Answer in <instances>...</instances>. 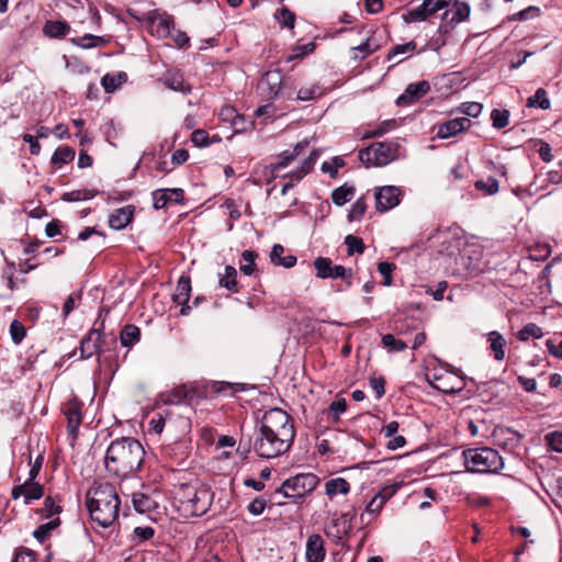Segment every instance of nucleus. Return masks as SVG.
I'll list each match as a JSON object with an SVG mask.
<instances>
[{"label":"nucleus","mask_w":562,"mask_h":562,"mask_svg":"<svg viewBox=\"0 0 562 562\" xmlns=\"http://www.w3.org/2000/svg\"><path fill=\"white\" fill-rule=\"evenodd\" d=\"M347 409V402L345 398H338L330 403L327 415L334 423L339 422V416Z\"/></svg>","instance_id":"obj_45"},{"label":"nucleus","mask_w":562,"mask_h":562,"mask_svg":"<svg viewBox=\"0 0 562 562\" xmlns=\"http://www.w3.org/2000/svg\"><path fill=\"white\" fill-rule=\"evenodd\" d=\"M345 244L348 248V254L352 255L355 252L362 254L364 251V245L361 238L353 236V235H347L345 238Z\"/></svg>","instance_id":"obj_51"},{"label":"nucleus","mask_w":562,"mask_h":562,"mask_svg":"<svg viewBox=\"0 0 562 562\" xmlns=\"http://www.w3.org/2000/svg\"><path fill=\"white\" fill-rule=\"evenodd\" d=\"M153 205L156 210L165 207L168 203H180L183 200L182 189H158L151 193Z\"/></svg>","instance_id":"obj_20"},{"label":"nucleus","mask_w":562,"mask_h":562,"mask_svg":"<svg viewBox=\"0 0 562 562\" xmlns=\"http://www.w3.org/2000/svg\"><path fill=\"white\" fill-rule=\"evenodd\" d=\"M277 21L285 27L293 29L294 27V21L295 15L293 12H291L288 8H282L278 10L274 14Z\"/></svg>","instance_id":"obj_49"},{"label":"nucleus","mask_w":562,"mask_h":562,"mask_svg":"<svg viewBox=\"0 0 562 562\" xmlns=\"http://www.w3.org/2000/svg\"><path fill=\"white\" fill-rule=\"evenodd\" d=\"M366 202L362 198L358 199L351 206L349 211V221L360 220L366 213Z\"/></svg>","instance_id":"obj_57"},{"label":"nucleus","mask_w":562,"mask_h":562,"mask_svg":"<svg viewBox=\"0 0 562 562\" xmlns=\"http://www.w3.org/2000/svg\"><path fill=\"white\" fill-rule=\"evenodd\" d=\"M164 83L171 90L179 91L183 94H188L191 91L190 85H188L183 78V75L179 70H170L166 74Z\"/></svg>","instance_id":"obj_26"},{"label":"nucleus","mask_w":562,"mask_h":562,"mask_svg":"<svg viewBox=\"0 0 562 562\" xmlns=\"http://www.w3.org/2000/svg\"><path fill=\"white\" fill-rule=\"evenodd\" d=\"M326 557L325 542L322 536L311 535L306 540L305 558L306 562H323Z\"/></svg>","instance_id":"obj_18"},{"label":"nucleus","mask_w":562,"mask_h":562,"mask_svg":"<svg viewBox=\"0 0 562 562\" xmlns=\"http://www.w3.org/2000/svg\"><path fill=\"white\" fill-rule=\"evenodd\" d=\"M398 144L396 142L374 143L359 151V159L367 167L386 166L397 156Z\"/></svg>","instance_id":"obj_6"},{"label":"nucleus","mask_w":562,"mask_h":562,"mask_svg":"<svg viewBox=\"0 0 562 562\" xmlns=\"http://www.w3.org/2000/svg\"><path fill=\"white\" fill-rule=\"evenodd\" d=\"M474 186L477 190L485 191L488 195L495 194L499 189L498 181L492 177L486 180H477Z\"/></svg>","instance_id":"obj_50"},{"label":"nucleus","mask_w":562,"mask_h":562,"mask_svg":"<svg viewBox=\"0 0 562 562\" xmlns=\"http://www.w3.org/2000/svg\"><path fill=\"white\" fill-rule=\"evenodd\" d=\"M43 32L48 37L58 38L70 32V25L65 21H47L43 27Z\"/></svg>","instance_id":"obj_28"},{"label":"nucleus","mask_w":562,"mask_h":562,"mask_svg":"<svg viewBox=\"0 0 562 562\" xmlns=\"http://www.w3.org/2000/svg\"><path fill=\"white\" fill-rule=\"evenodd\" d=\"M370 385L374 390L376 397L381 398L385 394V380L382 376L379 378H371L370 379Z\"/></svg>","instance_id":"obj_63"},{"label":"nucleus","mask_w":562,"mask_h":562,"mask_svg":"<svg viewBox=\"0 0 562 562\" xmlns=\"http://www.w3.org/2000/svg\"><path fill=\"white\" fill-rule=\"evenodd\" d=\"M396 485H386L367 505V513L379 514L384 504L396 493Z\"/></svg>","instance_id":"obj_23"},{"label":"nucleus","mask_w":562,"mask_h":562,"mask_svg":"<svg viewBox=\"0 0 562 562\" xmlns=\"http://www.w3.org/2000/svg\"><path fill=\"white\" fill-rule=\"evenodd\" d=\"M71 42L78 47L89 49L94 47H102L109 42V40L102 36L86 34L83 36L72 38Z\"/></svg>","instance_id":"obj_32"},{"label":"nucleus","mask_w":562,"mask_h":562,"mask_svg":"<svg viewBox=\"0 0 562 562\" xmlns=\"http://www.w3.org/2000/svg\"><path fill=\"white\" fill-rule=\"evenodd\" d=\"M382 345L391 352H400L406 349L407 345L401 339L395 338L392 334L382 336Z\"/></svg>","instance_id":"obj_44"},{"label":"nucleus","mask_w":562,"mask_h":562,"mask_svg":"<svg viewBox=\"0 0 562 562\" xmlns=\"http://www.w3.org/2000/svg\"><path fill=\"white\" fill-rule=\"evenodd\" d=\"M395 269V265L391 262H380L378 266L379 272L383 276V285H391L392 283V277L391 273Z\"/></svg>","instance_id":"obj_61"},{"label":"nucleus","mask_w":562,"mask_h":562,"mask_svg":"<svg viewBox=\"0 0 562 562\" xmlns=\"http://www.w3.org/2000/svg\"><path fill=\"white\" fill-rule=\"evenodd\" d=\"M203 397V391L196 382L175 386L169 393L162 395V402L169 405L193 403Z\"/></svg>","instance_id":"obj_8"},{"label":"nucleus","mask_w":562,"mask_h":562,"mask_svg":"<svg viewBox=\"0 0 562 562\" xmlns=\"http://www.w3.org/2000/svg\"><path fill=\"white\" fill-rule=\"evenodd\" d=\"M430 90V85L426 80L409 83L405 91L396 99L397 105H408L419 100Z\"/></svg>","instance_id":"obj_17"},{"label":"nucleus","mask_w":562,"mask_h":562,"mask_svg":"<svg viewBox=\"0 0 562 562\" xmlns=\"http://www.w3.org/2000/svg\"><path fill=\"white\" fill-rule=\"evenodd\" d=\"M133 215L134 207L132 205L117 209L111 214L109 225L114 229H123L132 222Z\"/></svg>","instance_id":"obj_24"},{"label":"nucleus","mask_w":562,"mask_h":562,"mask_svg":"<svg viewBox=\"0 0 562 562\" xmlns=\"http://www.w3.org/2000/svg\"><path fill=\"white\" fill-rule=\"evenodd\" d=\"M65 417L67 418V428L72 439L78 436V429L82 422V403L76 397L68 400L61 408Z\"/></svg>","instance_id":"obj_14"},{"label":"nucleus","mask_w":562,"mask_h":562,"mask_svg":"<svg viewBox=\"0 0 562 562\" xmlns=\"http://www.w3.org/2000/svg\"><path fill=\"white\" fill-rule=\"evenodd\" d=\"M356 52L353 59H363L374 53L378 49V45L372 44L370 37H368L364 42L351 48Z\"/></svg>","instance_id":"obj_43"},{"label":"nucleus","mask_w":562,"mask_h":562,"mask_svg":"<svg viewBox=\"0 0 562 562\" xmlns=\"http://www.w3.org/2000/svg\"><path fill=\"white\" fill-rule=\"evenodd\" d=\"M483 110V105L479 102H464L460 105L459 111L468 116L477 117Z\"/></svg>","instance_id":"obj_54"},{"label":"nucleus","mask_w":562,"mask_h":562,"mask_svg":"<svg viewBox=\"0 0 562 562\" xmlns=\"http://www.w3.org/2000/svg\"><path fill=\"white\" fill-rule=\"evenodd\" d=\"M94 326H97V322L94 323ZM103 327L104 324L101 322L99 327H93L88 335L81 339L79 346L81 359L90 358L93 355H98L103 351L101 348V330Z\"/></svg>","instance_id":"obj_13"},{"label":"nucleus","mask_w":562,"mask_h":562,"mask_svg":"<svg viewBox=\"0 0 562 562\" xmlns=\"http://www.w3.org/2000/svg\"><path fill=\"white\" fill-rule=\"evenodd\" d=\"M527 106L533 108L539 106L543 110L550 108V101L547 98V91L543 88H539L533 95H531L527 101Z\"/></svg>","instance_id":"obj_42"},{"label":"nucleus","mask_w":562,"mask_h":562,"mask_svg":"<svg viewBox=\"0 0 562 562\" xmlns=\"http://www.w3.org/2000/svg\"><path fill=\"white\" fill-rule=\"evenodd\" d=\"M308 142L299 143L293 151H283L279 156V161L270 165V169L272 172H278L280 169L288 167L305 148H307Z\"/></svg>","instance_id":"obj_25"},{"label":"nucleus","mask_w":562,"mask_h":562,"mask_svg":"<svg viewBox=\"0 0 562 562\" xmlns=\"http://www.w3.org/2000/svg\"><path fill=\"white\" fill-rule=\"evenodd\" d=\"M345 165V161L340 157H335L331 161H324L322 164V171L328 173L331 178H335L338 173V169Z\"/></svg>","instance_id":"obj_52"},{"label":"nucleus","mask_w":562,"mask_h":562,"mask_svg":"<svg viewBox=\"0 0 562 562\" xmlns=\"http://www.w3.org/2000/svg\"><path fill=\"white\" fill-rule=\"evenodd\" d=\"M144 457L145 450L137 439L132 437L115 439L105 452V470L110 475L127 479L142 469Z\"/></svg>","instance_id":"obj_2"},{"label":"nucleus","mask_w":562,"mask_h":562,"mask_svg":"<svg viewBox=\"0 0 562 562\" xmlns=\"http://www.w3.org/2000/svg\"><path fill=\"white\" fill-rule=\"evenodd\" d=\"M487 342L490 344V350L493 355V358L496 361H503L506 357V346L507 341L504 338V336L497 331L492 330L488 334H486Z\"/></svg>","instance_id":"obj_22"},{"label":"nucleus","mask_w":562,"mask_h":562,"mask_svg":"<svg viewBox=\"0 0 562 562\" xmlns=\"http://www.w3.org/2000/svg\"><path fill=\"white\" fill-rule=\"evenodd\" d=\"M10 335L14 344L19 345L25 337V327L20 322L14 319L10 325Z\"/></svg>","instance_id":"obj_53"},{"label":"nucleus","mask_w":562,"mask_h":562,"mask_svg":"<svg viewBox=\"0 0 562 562\" xmlns=\"http://www.w3.org/2000/svg\"><path fill=\"white\" fill-rule=\"evenodd\" d=\"M44 495V487L35 480L29 477L23 484L15 485L12 488L11 496L18 499L24 496V504L29 505L32 501L40 499Z\"/></svg>","instance_id":"obj_16"},{"label":"nucleus","mask_w":562,"mask_h":562,"mask_svg":"<svg viewBox=\"0 0 562 562\" xmlns=\"http://www.w3.org/2000/svg\"><path fill=\"white\" fill-rule=\"evenodd\" d=\"M450 376L448 378H436V383H431L432 387L441 391L443 393H454L462 390V381L458 378L454 379L453 383L449 382Z\"/></svg>","instance_id":"obj_36"},{"label":"nucleus","mask_w":562,"mask_h":562,"mask_svg":"<svg viewBox=\"0 0 562 562\" xmlns=\"http://www.w3.org/2000/svg\"><path fill=\"white\" fill-rule=\"evenodd\" d=\"M120 498L110 483H94L87 492V507L92 521L102 528L111 526L119 517Z\"/></svg>","instance_id":"obj_3"},{"label":"nucleus","mask_w":562,"mask_h":562,"mask_svg":"<svg viewBox=\"0 0 562 562\" xmlns=\"http://www.w3.org/2000/svg\"><path fill=\"white\" fill-rule=\"evenodd\" d=\"M191 140L198 147H206L211 144L209 133L204 130H195L192 133Z\"/></svg>","instance_id":"obj_59"},{"label":"nucleus","mask_w":562,"mask_h":562,"mask_svg":"<svg viewBox=\"0 0 562 562\" xmlns=\"http://www.w3.org/2000/svg\"><path fill=\"white\" fill-rule=\"evenodd\" d=\"M316 269V277L319 279H341L346 280L350 284L352 277V270L347 269L340 265H333L331 259L326 257H317L314 262Z\"/></svg>","instance_id":"obj_9"},{"label":"nucleus","mask_w":562,"mask_h":562,"mask_svg":"<svg viewBox=\"0 0 562 562\" xmlns=\"http://www.w3.org/2000/svg\"><path fill=\"white\" fill-rule=\"evenodd\" d=\"M258 254L254 250H244L241 254L243 261L239 269L245 276H251L256 270V259Z\"/></svg>","instance_id":"obj_40"},{"label":"nucleus","mask_w":562,"mask_h":562,"mask_svg":"<svg viewBox=\"0 0 562 562\" xmlns=\"http://www.w3.org/2000/svg\"><path fill=\"white\" fill-rule=\"evenodd\" d=\"M132 503L135 510L140 514L149 513L155 507V501L144 493H134Z\"/></svg>","instance_id":"obj_34"},{"label":"nucleus","mask_w":562,"mask_h":562,"mask_svg":"<svg viewBox=\"0 0 562 562\" xmlns=\"http://www.w3.org/2000/svg\"><path fill=\"white\" fill-rule=\"evenodd\" d=\"M213 497L211 488L199 481L179 485L173 496L179 513L186 518L204 515Z\"/></svg>","instance_id":"obj_4"},{"label":"nucleus","mask_w":562,"mask_h":562,"mask_svg":"<svg viewBox=\"0 0 562 562\" xmlns=\"http://www.w3.org/2000/svg\"><path fill=\"white\" fill-rule=\"evenodd\" d=\"M295 429L290 415L281 408L266 412L255 435L254 451L263 459L288 452L294 441Z\"/></svg>","instance_id":"obj_1"},{"label":"nucleus","mask_w":562,"mask_h":562,"mask_svg":"<svg viewBox=\"0 0 562 562\" xmlns=\"http://www.w3.org/2000/svg\"><path fill=\"white\" fill-rule=\"evenodd\" d=\"M61 512V507L55 504L52 497H46L42 508V514L45 518H50L58 515Z\"/></svg>","instance_id":"obj_58"},{"label":"nucleus","mask_w":562,"mask_h":562,"mask_svg":"<svg viewBox=\"0 0 562 562\" xmlns=\"http://www.w3.org/2000/svg\"><path fill=\"white\" fill-rule=\"evenodd\" d=\"M318 483L319 479L314 473H300L285 480L276 490V494H282L288 498H302L313 492Z\"/></svg>","instance_id":"obj_7"},{"label":"nucleus","mask_w":562,"mask_h":562,"mask_svg":"<svg viewBox=\"0 0 562 562\" xmlns=\"http://www.w3.org/2000/svg\"><path fill=\"white\" fill-rule=\"evenodd\" d=\"M471 121L468 117H457L449 120L437 127V136L441 139L456 136L460 132L469 128Z\"/></svg>","instance_id":"obj_21"},{"label":"nucleus","mask_w":562,"mask_h":562,"mask_svg":"<svg viewBox=\"0 0 562 562\" xmlns=\"http://www.w3.org/2000/svg\"><path fill=\"white\" fill-rule=\"evenodd\" d=\"M350 484L342 477L331 479L325 484V492L328 497L333 498L337 494H348Z\"/></svg>","instance_id":"obj_31"},{"label":"nucleus","mask_w":562,"mask_h":562,"mask_svg":"<svg viewBox=\"0 0 562 562\" xmlns=\"http://www.w3.org/2000/svg\"><path fill=\"white\" fill-rule=\"evenodd\" d=\"M75 156H76L75 149H72L71 147H69L67 145H63V146L57 147L56 150L54 151V154L50 158V164L60 168L64 165L72 161L75 159Z\"/></svg>","instance_id":"obj_27"},{"label":"nucleus","mask_w":562,"mask_h":562,"mask_svg":"<svg viewBox=\"0 0 562 562\" xmlns=\"http://www.w3.org/2000/svg\"><path fill=\"white\" fill-rule=\"evenodd\" d=\"M97 195L95 190L82 189V190H74L70 192H66L63 194V201L66 202H77L90 200Z\"/></svg>","instance_id":"obj_41"},{"label":"nucleus","mask_w":562,"mask_h":562,"mask_svg":"<svg viewBox=\"0 0 562 562\" xmlns=\"http://www.w3.org/2000/svg\"><path fill=\"white\" fill-rule=\"evenodd\" d=\"M470 15V7L465 2H457L452 10L443 13V19L449 20L450 23H460L467 20Z\"/></svg>","instance_id":"obj_29"},{"label":"nucleus","mask_w":562,"mask_h":562,"mask_svg":"<svg viewBox=\"0 0 562 562\" xmlns=\"http://www.w3.org/2000/svg\"><path fill=\"white\" fill-rule=\"evenodd\" d=\"M491 120L495 128L502 130L509 123V112L507 110L494 109L491 113Z\"/></svg>","instance_id":"obj_47"},{"label":"nucleus","mask_w":562,"mask_h":562,"mask_svg":"<svg viewBox=\"0 0 562 562\" xmlns=\"http://www.w3.org/2000/svg\"><path fill=\"white\" fill-rule=\"evenodd\" d=\"M191 292V281L189 277L182 276L177 284L176 292L172 295L175 303L181 305L180 314L186 316L190 313L191 306L188 305Z\"/></svg>","instance_id":"obj_19"},{"label":"nucleus","mask_w":562,"mask_h":562,"mask_svg":"<svg viewBox=\"0 0 562 562\" xmlns=\"http://www.w3.org/2000/svg\"><path fill=\"white\" fill-rule=\"evenodd\" d=\"M283 86V75L280 70L267 71L258 83V90L267 99H276Z\"/></svg>","instance_id":"obj_12"},{"label":"nucleus","mask_w":562,"mask_h":562,"mask_svg":"<svg viewBox=\"0 0 562 562\" xmlns=\"http://www.w3.org/2000/svg\"><path fill=\"white\" fill-rule=\"evenodd\" d=\"M464 465L469 472L498 473L504 468V460L492 448H473L463 451Z\"/></svg>","instance_id":"obj_5"},{"label":"nucleus","mask_w":562,"mask_h":562,"mask_svg":"<svg viewBox=\"0 0 562 562\" xmlns=\"http://www.w3.org/2000/svg\"><path fill=\"white\" fill-rule=\"evenodd\" d=\"M140 339V329L136 325H125L120 334V340L122 346L132 347L137 344Z\"/></svg>","instance_id":"obj_33"},{"label":"nucleus","mask_w":562,"mask_h":562,"mask_svg":"<svg viewBox=\"0 0 562 562\" xmlns=\"http://www.w3.org/2000/svg\"><path fill=\"white\" fill-rule=\"evenodd\" d=\"M374 198L376 210L380 212H386L400 204L402 190L395 186H384L376 189Z\"/></svg>","instance_id":"obj_10"},{"label":"nucleus","mask_w":562,"mask_h":562,"mask_svg":"<svg viewBox=\"0 0 562 562\" xmlns=\"http://www.w3.org/2000/svg\"><path fill=\"white\" fill-rule=\"evenodd\" d=\"M127 80V75L123 71L117 74H106L101 79V85L109 93L114 92Z\"/></svg>","instance_id":"obj_30"},{"label":"nucleus","mask_w":562,"mask_h":562,"mask_svg":"<svg viewBox=\"0 0 562 562\" xmlns=\"http://www.w3.org/2000/svg\"><path fill=\"white\" fill-rule=\"evenodd\" d=\"M416 49V43L411 41L406 44L395 45L387 55V60H392L395 56L406 53H413Z\"/></svg>","instance_id":"obj_55"},{"label":"nucleus","mask_w":562,"mask_h":562,"mask_svg":"<svg viewBox=\"0 0 562 562\" xmlns=\"http://www.w3.org/2000/svg\"><path fill=\"white\" fill-rule=\"evenodd\" d=\"M148 24L150 33L156 35L158 38H167L171 36L173 23L170 15L154 10L148 14Z\"/></svg>","instance_id":"obj_15"},{"label":"nucleus","mask_w":562,"mask_h":562,"mask_svg":"<svg viewBox=\"0 0 562 562\" xmlns=\"http://www.w3.org/2000/svg\"><path fill=\"white\" fill-rule=\"evenodd\" d=\"M395 126L394 120L384 121L376 130L370 132L369 134L364 135V137H376L381 136L387 131L392 130Z\"/></svg>","instance_id":"obj_64"},{"label":"nucleus","mask_w":562,"mask_h":562,"mask_svg":"<svg viewBox=\"0 0 562 562\" xmlns=\"http://www.w3.org/2000/svg\"><path fill=\"white\" fill-rule=\"evenodd\" d=\"M546 440L551 450L562 452V432H550L546 436Z\"/></svg>","instance_id":"obj_60"},{"label":"nucleus","mask_w":562,"mask_h":562,"mask_svg":"<svg viewBox=\"0 0 562 562\" xmlns=\"http://www.w3.org/2000/svg\"><path fill=\"white\" fill-rule=\"evenodd\" d=\"M59 524H60V520L58 517L54 518L45 524H42L40 527H37L34 530V532H33L34 538L43 543L48 538L50 532L59 526Z\"/></svg>","instance_id":"obj_39"},{"label":"nucleus","mask_w":562,"mask_h":562,"mask_svg":"<svg viewBox=\"0 0 562 562\" xmlns=\"http://www.w3.org/2000/svg\"><path fill=\"white\" fill-rule=\"evenodd\" d=\"M237 270L233 266H226L224 274L220 277V285L227 289L231 292L237 293Z\"/></svg>","instance_id":"obj_35"},{"label":"nucleus","mask_w":562,"mask_h":562,"mask_svg":"<svg viewBox=\"0 0 562 562\" xmlns=\"http://www.w3.org/2000/svg\"><path fill=\"white\" fill-rule=\"evenodd\" d=\"M267 506L266 499L262 497H256L252 499L248 505V512L251 515L258 516L263 513L265 508Z\"/></svg>","instance_id":"obj_62"},{"label":"nucleus","mask_w":562,"mask_h":562,"mask_svg":"<svg viewBox=\"0 0 562 562\" xmlns=\"http://www.w3.org/2000/svg\"><path fill=\"white\" fill-rule=\"evenodd\" d=\"M542 335L543 334H542L541 328L533 323L527 324L517 334L518 339H520L521 341H526L530 337L540 338V337H542Z\"/></svg>","instance_id":"obj_46"},{"label":"nucleus","mask_w":562,"mask_h":562,"mask_svg":"<svg viewBox=\"0 0 562 562\" xmlns=\"http://www.w3.org/2000/svg\"><path fill=\"white\" fill-rule=\"evenodd\" d=\"M493 436L495 442L503 447H513V441L517 440L516 434L506 427L495 429Z\"/></svg>","instance_id":"obj_38"},{"label":"nucleus","mask_w":562,"mask_h":562,"mask_svg":"<svg viewBox=\"0 0 562 562\" xmlns=\"http://www.w3.org/2000/svg\"><path fill=\"white\" fill-rule=\"evenodd\" d=\"M355 191L356 190L352 186L347 184L336 188L331 193L333 202L336 205L341 206L352 199Z\"/></svg>","instance_id":"obj_37"},{"label":"nucleus","mask_w":562,"mask_h":562,"mask_svg":"<svg viewBox=\"0 0 562 562\" xmlns=\"http://www.w3.org/2000/svg\"><path fill=\"white\" fill-rule=\"evenodd\" d=\"M315 49L314 43H307L305 45L295 46L292 50V54L286 58L288 61L294 60L296 58H302L307 54L312 53Z\"/></svg>","instance_id":"obj_56"},{"label":"nucleus","mask_w":562,"mask_h":562,"mask_svg":"<svg viewBox=\"0 0 562 562\" xmlns=\"http://www.w3.org/2000/svg\"><path fill=\"white\" fill-rule=\"evenodd\" d=\"M448 3L449 0H424L420 5L409 10L403 18L405 21L422 22L446 8Z\"/></svg>","instance_id":"obj_11"},{"label":"nucleus","mask_w":562,"mask_h":562,"mask_svg":"<svg viewBox=\"0 0 562 562\" xmlns=\"http://www.w3.org/2000/svg\"><path fill=\"white\" fill-rule=\"evenodd\" d=\"M319 95H322L321 87L318 85H311L297 91L296 100L310 101Z\"/></svg>","instance_id":"obj_48"}]
</instances>
